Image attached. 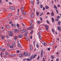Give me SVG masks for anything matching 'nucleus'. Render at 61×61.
Masks as SVG:
<instances>
[{"label":"nucleus","instance_id":"obj_1","mask_svg":"<svg viewBox=\"0 0 61 61\" xmlns=\"http://www.w3.org/2000/svg\"><path fill=\"white\" fill-rule=\"evenodd\" d=\"M33 59V56H31L30 58L29 59L28 58L27 59V61H31L32 59Z\"/></svg>","mask_w":61,"mask_h":61},{"label":"nucleus","instance_id":"obj_2","mask_svg":"<svg viewBox=\"0 0 61 61\" xmlns=\"http://www.w3.org/2000/svg\"><path fill=\"white\" fill-rule=\"evenodd\" d=\"M43 50H41V57H43Z\"/></svg>","mask_w":61,"mask_h":61},{"label":"nucleus","instance_id":"obj_3","mask_svg":"<svg viewBox=\"0 0 61 61\" xmlns=\"http://www.w3.org/2000/svg\"><path fill=\"white\" fill-rule=\"evenodd\" d=\"M9 9L10 10H14L15 9V8L13 7H11L9 8Z\"/></svg>","mask_w":61,"mask_h":61},{"label":"nucleus","instance_id":"obj_4","mask_svg":"<svg viewBox=\"0 0 61 61\" xmlns=\"http://www.w3.org/2000/svg\"><path fill=\"white\" fill-rule=\"evenodd\" d=\"M19 32V31L18 30L15 29L14 30V32H15V33H18Z\"/></svg>","mask_w":61,"mask_h":61},{"label":"nucleus","instance_id":"obj_5","mask_svg":"<svg viewBox=\"0 0 61 61\" xmlns=\"http://www.w3.org/2000/svg\"><path fill=\"white\" fill-rule=\"evenodd\" d=\"M45 27H46V30H47V29L49 28V27H48L47 25H45Z\"/></svg>","mask_w":61,"mask_h":61},{"label":"nucleus","instance_id":"obj_6","mask_svg":"<svg viewBox=\"0 0 61 61\" xmlns=\"http://www.w3.org/2000/svg\"><path fill=\"white\" fill-rule=\"evenodd\" d=\"M22 37H23V35H20L19 36H18V38H22Z\"/></svg>","mask_w":61,"mask_h":61},{"label":"nucleus","instance_id":"obj_7","mask_svg":"<svg viewBox=\"0 0 61 61\" xmlns=\"http://www.w3.org/2000/svg\"><path fill=\"white\" fill-rule=\"evenodd\" d=\"M30 50H32V49H33V47H32V45H30Z\"/></svg>","mask_w":61,"mask_h":61},{"label":"nucleus","instance_id":"obj_8","mask_svg":"<svg viewBox=\"0 0 61 61\" xmlns=\"http://www.w3.org/2000/svg\"><path fill=\"white\" fill-rule=\"evenodd\" d=\"M34 13H31V18H33V17H34Z\"/></svg>","mask_w":61,"mask_h":61},{"label":"nucleus","instance_id":"obj_9","mask_svg":"<svg viewBox=\"0 0 61 61\" xmlns=\"http://www.w3.org/2000/svg\"><path fill=\"white\" fill-rule=\"evenodd\" d=\"M25 31V30H21V31L22 33H24Z\"/></svg>","mask_w":61,"mask_h":61},{"label":"nucleus","instance_id":"obj_10","mask_svg":"<svg viewBox=\"0 0 61 61\" xmlns=\"http://www.w3.org/2000/svg\"><path fill=\"white\" fill-rule=\"evenodd\" d=\"M19 56L20 57H23V54H19Z\"/></svg>","mask_w":61,"mask_h":61},{"label":"nucleus","instance_id":"obj_11","mask_svg":"<svg viewBox=\"0 0 61 61\" xmlns=\"http://www.w3.org/2000/svg\"><path fill=\"white\" fill-rule=\"evenodd\" d=\"M24 8H25V7H23L21 8V12H23V10H24Z\"/></svg>","mask_w":61,"mask_h":61},{"label":"nucleus","instance_id":"obj_12","mask_svg":"<svg viewBox=\"0 0 61 61\" xmlns=\"http://www.w3.org/2000/svg\"><path fill=\"white\" fill-rule=\"evenodd\" d=\"M12 15V13H11L8 15V17H11V16Z\"/></svg>","mask_w":61,"mask_h":61},{"label":"nucleus","instance_id":"obj_13","mask_svg":"<svg viewBox=\"0 0 61 61\" xmlns=\"http://www.w3.org/2000/svg\"><path fill=\"white\" fill-rule=\"evenodd\" d=\"M6 27H7V29H9V26L8 25H7L6 26Z\"/></svg>","mask_w":61,"mask_h":61},{"label":"nucleus","instance_id":"obj_14","mask_svg":"<svg viewBox=\"0 0 61 61\" xmlns=\"http://www.w3.org/2000/svg\"><path fill=\"white\" fill-rule=\"evenodd\" d=\"M49 8V7L48 6H45V9H47Z\"/></svg>","mask_w":61,"mask_h":61},{"label":"nucleus","instance_id":"obj_15","mask_svg":"<svg viewBox=\"0 0 61 61\" xmlns=\"http://www.w3.org/2000/svg\"><path fill=\"white\" fill-rule=\"evenodd\" d=\"M51 15V16H53V15H54V12H52Z\"/></svg>","mask_w":61,"mask_h":61},{"label":"nucleus","instance_id":"obj_16","mask_svg":"<svg viewBox=\"0 0 61 61\" xmlns=\"http://www.w3.org/2000/svg\"><path fill=\"white\" fill-rule=\"evenodd\" d=\"M36 56H37V54H36L33 56V58H35L36 57Z\"/></svg>","mask_w":61,"mask_h":61},{"label":"nucleus","instance_id":"obj_17","mask_svg":"<svg viewBox=\"0 0 61 61\" xmlns=\"http://www.w3.org/2000/svg\"><path fill=\"white\" fill-rule=\"evenodd\" d=\"M13 45V46H15V42L13 41L12 42Z\"/></svg>","mask_w":61,"mask_h":61},{"label":"nucleus","instance_id":"obj_18","mask_svg":"<svg viewBox=\"0 0 61 61\" xmlns=\"http://www.w3.org/2000/svg\"><path fill=\"white\" fill-rule=\"evenodd\" d=\"M18 43L19 44H21V42H20V41L19 40H18Z\"/></svg>","mask_w":61,"mask_h":61},{"label":"nucleus","instance_id":"obj_19","mask_svg":"<svg viewBox=\"0 0 61 61\" xmlns=\"http://www.w3.org/2000/svg\"><path fill=\"white\" fill-rule=\"evenodd\" d=\"M10 34H12L13 33V30H11L9 32Z\"/></svg>","mask_w":61,"mask_h":61},{"label":"nucleus","instance_id":"obj_20","mask_svg":"<svg viewBox=\"0 0 61 61\" xmlns=\"http://www.w3.org/2000/svg\"><path fill=\"white\" fill-rule=\"evenodd\" d=\"M51 58L52 59H54V57L53 56H51Z\"/></svg>","mask_w":61,"mask_h":61},{"label":"nucleus","instance_id":"obj_21","mask_svg":"<svg viewBox=\"0 0 61 61\" xmlns=\"http://www.w3.org/2000/svg\"><path fill=\"white\" fill-rule=\"evenodd\" d=\"M10 48H12L14 47V46H10Z\"/></svg>","mask_w":61,"mask_h":61},{"label":"nucleus","instance_id":"obj_22","mask_svg":"<svg viewBox=\"0 0 61 61\" xmlns=\"http://www.w3.org/2000/svg\"><path fill=\"white\" fill-rule=\"evenodd\" d=\"M18 47H21V46L19 44H18Z\"/></svg>","mask_w":61,"mask_h":61},{"label":"nucleus","instance_id":"obj_23","mask_svg":"<svg viewBox=\"0 0 61 61\" xmlns=\"http://www.w3.org/2000/svg\"><path fill=\"white\" fill-rule=\"evenodd\" d=\"M58 30H59V31H60V27L59 26L58 27Z\"/></svg>","mask_w":61,"mask_h":61},{"label":"nucleus","instance_id":"obj_24","mask_svg":"<svg viewBox=\"0 0 61 61\" xmlns=\"http://www.w3.org/2000/svg\"><path fill=\"white\" fill-rule=\"evenodd\" d=\"M54 5V8H56V9H57V8L56 7V6L55 5Z\"/></svg>","mask_w":61,"mask_h":61},{"label":"nucleus","instance_id":"obj_25","mask_svg":"<svg viewBox=\"0 0 61 61\" xmlns=\"http://www.w3.org/2000/svg\"><path fill=\"white\" fill-rule=\"evenodd\" d=\"M52 22H54V21H55V20L54 19V18H52Z\"/></svg>","mask_w":61,"mask_h":61},{"label":"nucleus","instance_id":"obj_26","mask_svg":"<svg viewBox=\"0 0 61 61\" xmlns=\"http://www.w3.org/2000/svg\"><path fill=\"white\" fill-rule=\"evenodd\" d=\"M15 56V54H12L11 55V56Z\"/></svg>","mask_w":61,"mask_h":61},{"label":"nucleus","instance_id":"obj_27","mask_svg":"<svg viewBox=\"0 0 61 61\" xmlns=\"http://www.w3.org/2000/svg\"><path fill=\"white\" fill-rule=\"evenodd\" d=\"M30 23L31 26H33V24H32V22H30Z\"/></svg>","mask_w":61,"mask_h":61},{"label":"nucleus","instance_id":"obj_28","mask_svg":"<svg viewBox=\"0 0 61 61\" xmlns=\"http://www.w3.org/2000/svg\"><path fill=\"white\" fill-rule=\"evenodd\" d=\"M51 30L52 32H53V33H54V32H55V31H54V29H52Z\"/></svg>","mask_w":61,"mask_h":61},{"label":"nucleus","instance_id":"obj_29","mask_svg":"<svg viewBox=\"0 0 61 61\" xmlns=\"http://www.w3.org/2000/svg\"><path fill=\"white\" fill-rule=\"evenodd\" d=\"M38 24H40V23H41L40 21H37Z\"/></svg>","mask_w":61,"mask_h":61},{"label":"nucleus","instance_id":"obj_30","mask_svg":"<svg viewBox=\"0 0 61 61\" xmlns=\"http://www.w3.org/2000/svg\"><path fill=\"white\" fill-rule=\"evenodd\" d=\"M24 55H25V56H27V53H26V52H24Z\"/></svg>","mask_w":61,"mask_h":61},{"label":"nucleus","instance_id":"obj_31","mask_svg":"<svg viewBox=\"0 0 61 61\" xmlns=\"http://www.w3.org/2000/svg\"><path fill=\"white\" fill-rule=\"evenodd\" d=\"M57 19H56V21H57H57H58V20H59V19H58V18H56Z\"/></svg>","mask_w":61,"mask_h":61},{"label":"nucleus","instance_id":"obj_32","mask_svg":"<svg viewBox=\"0 0 61 61\" xmlns=\"http://www.w3.org/2000/svg\"><path fill=\"white\" fill-rule=\"evenodd\" d=\"M10 40L9 39H8L7 40V41L8 42H10Z\"/></svg>","mask_w":61,"mask_h":61},{"label":"nucleus","instance_id":"obj_33","mask_svg":"<svg viewBox=\"0 0 61 61\" xmlns=\"http://www.w3.org/2000/svg\"><path fill=\"white\" fill-rule=\"evenodd\" d=\"M17 36H16V37H15L14 38V40H16V39L17 38Z\"/></svg>","mask_w":61,"mask_h":61},{"label":"nucleus","instance_id":"obj_34","mask_svg":"<svg viewBox=\"0 0 61 61\" xmlns=\"http://www.w3.org/2000/svg\"><path fill=\"white\" fill-rule=\"evenodd\" d=\"M36 14L38 16L39 15V12H38L36 13Z\"/></svg>","mask_w":61,"mask_h":61},{"label":"nucleus","instance_id":"obj_35","mask_svg":"<svg viewBox=\"0 0 61 61\" xmlns=\"http://www.w3.org/2000/svg\"><path fill=\"white\" fill-rule=\"evenodd\" d=\"M1 38L2 40H3L4 39V36H1Z\"/></svg>","mask_w":61,"mask_h":61},{"label":"nucleus","instance_id":"obj_36","mask_svg":"<svg viewBox=\"0 0 61 61\" xmlns=\"http://www.w3.org/2000/svg\"><path fill=\"white\" fill-rule=\"evenodd\" d=\"M41 43L42 44H44L45 43V42L43 41H42L41 42Z\"/></svg>","mask_w":61,"mask_h":61},{"label":"nucleus","instance_id":"obj_37","mask_svg":"<svg viewBox=\"0 0 61 61\" xmlns=\"http://www.w3.org/2000/svg\"><path fill=\"white\" fill-rule=\"evenodd\" d=\"M39 38L40 39V40H41V36H39Z\"/></svg>","mask_w":61,"mask_h":61},{"label":"nucleus","instance_id":"obj_38","mask_svg":"<svg viewBox=\"0 0 61 61\" xmlns=\"http://www.w3.org/2000/svg\"><path fill=\"white\" fill-rule=\"evenodd\" d=\"M60 23H61L60 21H59L58 22V25H60Z\"/></svg>","mask_w":61,"mask_h":61},{"label":"nucleus","instance_id":"obj_39","mask_svg":"<svg viewBox=\"0 0 61 61\" xmlns=\"http://www.w3.org/2000/svg\"><path fill=\"white\" fill-rule=\"evenodd\" d=\"M19 18H20V19H23V18H22V17L21 16H20L19 17Z\"/></svg>","mask_w":61,"mask_h":61},{"label":"nucleus","instance_id":"obj_40","mask_svg":"<svg viewBox=\"0 0 61 61\" xmlns=\"http://www.w3.org/2000/svg\"><path fill=\"white\" fill-rule=\"evenodd\" d=\"M34 1V0H31L30 3H32V2H33Z\"/></svg>","mask_w":61,"mask_h":61},{"label":"nucleus","instance_id":"obj_41","mask_svg":"<svg viewBox=\"0 0 61 61\" xmlns=\"http://www.w3.org/2000/svg\"><path fill=\"white\" fill-rule=\"evenodd\" d=\"M39 44H36V47H39Z\"/></svg>","mask_w":61,"mask_h":61},{"label":"nucleus","instance_id":"obj_42","mask_svg":"<svg viewBox=\"0 0 61 61\" xmlns=\"http://www.w3.org/2000/svg\"><path fill=\"white\" fill-rule=\"evenodd\" d=\"M39 58H40V57L39 56L37 58V60H39Z\"/></svg>","mask_w":61,"mask_h":61},{"label":"nucleus","instance_id":"obj_43","mask_svg":"<svg viewBox=\"0 0 61 61\" xmlns=\"http://www.w3.org/2000/svg\"><path fill=\"white\" fill-rule=\"evenodd\" d=\"M40 6H41V8H43V5H41Z\"/></svg>","mask_w":61,"mask_h":61},{"label":"nucleus","instance_id":"obj_44","mask_svg":"<svg viewBox=\"0 0 61 61\" xmlns=\"http://www.w3.org/2000/svg\"><path fill=\"white\" fill-rule=\"evenodd\" d=\"M12 35H12V33H10L9 35L10 36H12Z\"/></svg>","mask_w":61,"mask_h":61},{"label":"nucleus","instance_id":"obj_45","mask_svg":"<svg viewBox=\"0 0 61 61\" xmlns=\"http://www.w3.org/2000/svg\"><path fill=\"white\" fill-rule=\"evenodd\" d=\"M56 18H59H59H60V16H57L56 17Z\"/></svg>","mask_w":61,"mask_h":61},{"label":"nucleus","instance_id":"obj_46","mask_svg":"<svg viewBox=\"0 0 61 61\" xmlns=\"http://www.w3.org/2000/svg\"><path fill=\"white\" fill-rule=\"evenodd\" d=\"M19 26V24H17V27H18V26Z\"/></svg>","mask_w":61,"mask_h":61},{"label":"nucleus","instance_id":"obj_47","mask_svg":"<svg viewBox=\"0 0 61 61\" xmlns=\"http://www.w3.org/2000/svg\"><path fill=\"white\" fill-rule=\"evenodd\" d=\"M43 44H44V46H46L47 45L46 43H45Z\"/></svg>","mask_w":61,"mask_h":61},{"label":"nucleus","instance_id":"obj_48","mask_svg":"<svg viewBox=\"0 0 61 61\" xmlns=\"http://www.w3.org/2000/svg\"><path fill=\"white\" fill-rule=\"evenodd\" d=\"M33 43L34 45V46H35V42L34 41H33Z\"/></svg>","mask_w":61,"mask_h":61},{"label":"nucleus","instance_id":"obj_49","mask_svg":"<svg viewBox=\"0 0 61 61\" xmlns=\"http://www.w3.org/2000/svg\"><path fill=\"white\" fill-rule=\"evenodd\" d=\"M60 5L59 4H58L57 5V7H60Z\"/></svg>","mask_w":61,"mask_h":61},{"label":"nucleus","instance_id":"obj_50","mask_svg":"<svg viewBox=\"0 0 61 61\" xmlns=\"http://www.w3.org/2000/svg\"><path fill=\"white\" fill-rule=\"evenodd\" d=\"M27 55L28 56H30V53H29L28 54H27Z\"/></svg>","mask_w":61,"mask_h":61},{"label":"nucleus","instance_id":"obj_51","mask_svg":"<svg viewBox=\"0 0 61 61\" xmlns=\"http://www.w3.org/2000/svg\"><path fill=\"white\" fill-rule=\"evenodd\" d=\"M47 24H49V21H48L47 20Z\"/></svg>","mask_w":61,"mask_h":61},{"label":"nucleus","instance_id":"obj_52","mask_svg":"<svg viewBox=\"0 0 61 61\" xmlns=\"http://www.w3.org/2000/svg\"><path fill=\"white\" fill-rule=\"evenodd\" d=\"M43 11H45V7H44L43 8Z\"/></svg>","mask_w":61,"mask_h":61},{"label":"nucleus","instance_id":"obj_53","mask_svg":"<svg viewBox=\"0 0 61 61\" xmlns=\"http://www.w3.org/2000/svg\"><path fill=\"white\" fill-rule=\"evenodd\" d=\"M5 49H3L1 50V51H5Z\"/></svg>","mask_w":61,"mask_h":61},{"label":"nucleus","instance_id":"obj_54","mask_svg":"<svg viewBox=\"0 0 61 61\" xmlns=\"http://www.w3.org/2000/svg\"><path fill=\"white\" fill-rule=\"evenodd\" d=\"M30 29H32L33 28V27L32 26H31L30 27Z\"/></svg>","mask_w":61,"mask_h":61},{"label":"nucleus","instance_id":"obj_55","mask_svg":"<svg viewBox=\"0 0 61 61\" xmlns=\"http://www.w3.org/2000/svg\"><path fill=\"white\" fill-rule=\"evenodd\" d=\"M24 36H25V37H27V34H25V35H24Z\"/></svg>","mask_w":61,"mask_h":61},{"label":"nucleus","instance_id":"obj_56","mask_svg":"<svg viewBox=\"0 0 61 61\" xmlns=\"http://www.w3.org/2000/svg\"><path fill=\"white\" fill-rule=\"evenodd\" d=\"M54 43L53 42L52 43H51V45H53L54 44Z\"/></svg>","mask_w":61,"mask_h":61},{"label":"nucleus","instance_id":"obj_57","mask_svg":"<svg viewBox=\"0 0 61 61\" xmlns=\"http://www.w3.org/2000/svg\"><path fill=\"white\" fill-rule=\"evenodd\" d=\"M9 4H10V5H12V3H11V2H9Z\"/></svg>","mask_w":61,"mask_h":61},{"label":"nucleus","instance_id":"obj_58","mask_svg":"<svg viewBox=\"0 0 61 61\" xmlns=\"http://www.w3.org/2000/svg\"><path fill=\"white\" fill-rule=\"evenodd\" d=\"M23 15H25V14H26V13H25L23 12Z\"/></svg>","mask_w":61,"mask_h":61},{"label":"nucleus","instance_id":"obj_59","mask_svg":"<svg viewBox=\"0 0 61 61\" xmlns=\"http://www.w3.org/2000/svg\"><path fill=\"white\" fill-rule=\"evenodd\" d=\"M8 54V53L7 52H6L5 53V55H7Z\"/></svg>","mask_w":61,"mask_h":61},{"label":"nucleus","instance_id":"obj_60","mask_svg":"<svg viewBox=\"0 0 61 61\" xmlns=\"http://www.w3.org/2000/svg\"><path fill=\"white\" fill-rule=\"evenodd\" d=\"M43 13H41V15H40V16H42V15H43Z\"/></svg>","mask_w":61,"mask_h":61},{"label":"nucleus","instance_id":"obj_61","mask_svg":"<svg viewBox=\"0 0 61 61\" xmlns=\"http://www.w3.org/2000/svg\"><path fill=\"white\" fill-rule=\"evenodd\" d=\"M16 25V24H14V27H15Z\"/></svg>","mask_w":61,"mask_h":61},{"label":"nucleus","instance_id":"obj_62","mask_svg":"<svg viewBox=\"0 0 61 61\" xmlns=\"http://www.w3.org/2000/svg\"><path fill=\"white\" fill-rule=\"evenodd\" d=\"M17 53H19V50H18L17 51V52H16Z\"/></svg>","mask_w":61,"mask_h":61},{"label":"nucleus","instance_id":"obj_63","mask_svg":"<svg viewBox=\"0 0 61 61\" xmlns=\"http://www.w3.org/2000/svg\"><path fill=\"white\" fill-rule=\"evenodd\" d=\"M2 47L0 46V50H1V49H2Z\"/></svg>","mask_w":61,"mask_h":61},{"label":"nucleus","instance_id":"obj_64","mask_svg":"<svg viewBox=\"0 0 61 61\" xmlns=\"http://www.w3.org/2000/svg\"><path fill=\"white\" fill-rule=\"evenodd\" d=\"M56 61H59V60H58V59H57L56 60Z\"/></svg>","mask_w":61,"mask_h":61}]
</instances>
